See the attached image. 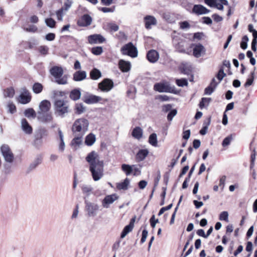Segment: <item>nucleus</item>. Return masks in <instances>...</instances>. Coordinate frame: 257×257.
I'll return each mask as SVG.
<instances>
[{
	"label": "nucleus",
	"instance_id": "1",
	"mask_svg": "<svg viewBox=\"0 0 257 257\" xmlns=\"http://www.w3.org/2000/svg\"><path fill=\"white\" fill-rule=\"evenodd\" d=\"M54 109L55 114L62 118L70 112L68 102L63 99H56L54 100Z\"/></svg>",
	"mask_w": 257,
	"mask_h": 257
},
{
	"label": "nucleus",
	"instance_id": "2",
	"mask_svg": "<svg viewBox=\"0 0 257 257\" xmlns=\"http://www.w3.org/2000/svg\"><path fill=\"white\" fill-rule=\"evenodd\" d=\"M89 126L88 120L84 118H80L75 120L72 126V132L73 135H77V133L79 135L83 134V136L88 131Z\"/></svg>",
	"mask_w": 257,
	"mask_h": 257
},
{
	"label": "nucleus",
	"instance_id": "3",
	"mask_svg": "<svg viewBox=\"0 0 257 257\" xmlns=\"http://www.w3.org/2000/svg\"><path fill=\"white\" fill-rule=\"evenodd\" d=\"M50 74L55 78V82L58 84L64 85L67 84V76H63L64 71L61 66H54L50 70Z\"/></svg>",
	"mask_w": 257,
	"mask_h": 257
},
{
	"label": "nucleus",
	"instance_id": "4",
	"mask_svg": "<svg viewBox=\"0 0 257 257\" xmlns=\"http://www.w3.org/2000/svg\"><path fill=\"white\" fill-rule=\"evenodd\" d=\"M48 132L45 127H39L36 130L33 145L37 149H40L43 144V139L47 137Z\"/></svg>",
	"mask_w": 257,
	"mask_h": 257
},
{
	"label": "nucleus",
	"instance_id": "5",
	"mask_svg": "<svg viewBox=\"0 0 257 257\" xmlns=\"http://www.w3.org/2000/svg\"><path fill=\"white\" fill-rule=\"evenodd\" d=\"M98 163L99 164L96 165L91 164V166H89V171L95 181L99 180L103 176V161H98Z\"/></svg>",
	"mask_w": 257,
	"mask_h": 257
},
{
	"label": "nucleus",
	"instance_id": "6",
	"mask_svg": "<svg viewBox=\"0 0 257 257\" xmlns=\"http://www.w3.org/2000/svg\"><path fill=\"white\" fill-rule=\"evenodd\" d=\"M120 51L123 55L129 56L132 58L137 57L138 54L137 48L132 42H129L123 46Z\"/></svg>",
	"mask_w": 257,
	"mask_h": 257
},
{
	"label": "nucleus",
	"instance_id": "7",
	"mask_svg": "<svg viewBox=\"0 0 257 257\" xmlns=\"http://www.w3.org/2000/svg\"><path fill=\"white\" fill-rule=\"evenodd\" d=\"M1 152L6 162L12 163L14 162V155L8 145L4 144L1 146Z\"/></svg>",
	"mask_w": 257,
	"mask_h": 257
},
{
	"label": "nucleus",
	"instance_id": "8",
	"mask_svg": "<svg viewBox=\"0 0 257 257\" xmlns=\"http://www.w3.org/2000/svg\"><path fill=\"white\" fill-rule=\"evenodd\" d=\"M102 99V97L88 92L86 93L82 97V100L87 104H95Z\"/></svg>",
	"mask_w": 257,
	"mask_h": 257
},
{
	"label": "nucleus",
	"instance_id": "9",
	"mask_svg": "<svg viewBox=\"0 0 257 257\" xmlns=\"http://www.w3.org/2000/svg\"><path fill=\"white\" fill-rule=\"evenodd\" d=\"M113 86V82L111 79L105 78L98 84V88L102 92H108Z\"/></svg>",
	"mask_w": 257,
	"mask_h": 257
},
{
	"label": "nucleus",
	"instance_id": "10",
	"mask_svg": "<svg viewBox=\"0 0 257 257\" xmlns=\"http://www.w3.org/2000/svg\"><path fill=\"white\" fill-rule=\"evenodd\" d=\"M191 47L193 48V55L196 58H199L202 54H205L206 49L200 43L192 44Z\"/></svg>",
	"mask_w": 257,
	"mask_h": 257
},
{
	"label": "nucleus",
	"instance_id": "11",
	"mask_svg": "<svg viewBox=\"0 0 257 257\" xmlns=\"http://www.w3.org/2000/svg\"><path fill=\"white\" fill-rule=\"evenodd\" d=\"M86 204V210L88 212L89 216H95L97 214V211L99 209V206L95 203L85 201Z\"/></svg>",
	"mask_w": 257,
	"mask_h": 257
},
{
	"label": "nucleus",
	"instance_id": "12",
	"mask_svg": "<svg viewBox=\"0 0 257 257\" xmlns=\"http://www.w3.org/2000/svg\"><path fill=\"white\" fill-rule=\"evenodd\" d=\"M37 119L42 123H49L52 121L53 117L51 112H38Z\"/></svg>",
	"mask_w": 257,
	"mask_h": 257
},
{
	"label": "nucleus",
	"instance_id": "13",
	"mask_svg": "<svg viewBox=\"0 0 257 257\" xmlns=\"http://www.w3.org/2000/svg\"><path fill=\"white\" fill-rule=\"evenodd\" d=\"M192 13L197 15L207 14L210 12V10L207 9L202 5H194L192 10Z\"/></svg>",
	"mask_w": 257,
	"mask_h": 257
},
{
	"label": "nucleus",
	"instance_id": "14",
	"mask_svg": "<svg viewBox=\"0 0 257 257\" xmlns=\"http://www.w3.org/2000/svg\"><path fill=\"white\" fill-rule=\"evenodd\" d=\"M88 41L91 44H101L105 41V39L101 34H93L88 37Z\"/></svg>",
	"mask_w": 257,
	"mask_h": 257
},
{
	"label": "nucleus",
	"instance_id": "15",
	"mask_svg": "<svg viewBox=\"0 0 257 257\" xmlns=\"http://www.w3.org/2000/svg\"><path fill=\"white\" fill-rule=\"evenodd\" d=\"M19 97L20 102L22 104H27L31 101L32 97L29 91L26 88H23V92L20 94Z\"/></svg>",
	"mask_w": 257,
	"mask_h": 257
},
{
	"label": "nucleus",
	"instance_id": "16",
	"mask_svg": "<svg viewBox=\"0 0 257 257\" xmlns=\"http://www.w3.org/2000/svg\"><path fill=\"white\" fill-rule=\"evenodd\" d=\"M92 18L88 14H84L77 21V24L80 27H87L91 25Z\"/></svg>",
	"mask_w": 257,
	"mask_h": 257
},
{
	"label": "nucleus",
	"instance_id": "17",
	"mask_svg": "<svg viewBox=\"0 0 257 257\" xmlns=\"http://www.w3.org/2000/svg\"><path fill=\"white\" fill-rule=\"evenodd\" d=\"M118 196L116 194H112L106 196L102 200V206L104 208H108V205L112 204L115 200H117Z\"/></svg>",
	"mask_w": 257,
	"mask_h": 257
},
{
	"label": "nucleus",
	"instance_id": "18",
	"mask_svg": "<svg viewBox=\"0 0 257 257\" xmlns=\"http://www.w3.org/2000/svg\"><path fill=\"white\" fill-rule=\"evenodd\" d=\"M219 84V82H216L215 78H213L209 85L205 88L204 94L206 95H211L215 90Z\"/></svg>",
	"mask_w": 257,
	"mask_h": 257
},
{
	"label": "nucleus",
	"instance_id": "19",
	"mask_svg": "<svg viewBox=\"0 0 257 257\" xmlns=\"http://www.w3.org/2000/svg\"><path fill=\"white\" fill-rule=\"evenodd\" d=\"M159 58L158 52L155 50H151L149 51L147 54V58L151 63L156 62Z\"/></svg>",
	"mask_w": 257,
	"mask_h": 257
},
{
	"label": "nucleus",
	"instance_id": "20",
	"mask_svg": "<svg viewBox=\"0 0 257 257\" xmlns=\"http://www.w3.org/2000/svg\"><path fill=\"white\" fill-rule=\"evenodd\" d=\"M97 155L94 151H91L89 153L86 157V161L89 163V166H91V164L96 165L99 164L98 161H96V158Z\"/></svg>",
	"mask_w": 257,
	"mask_h": 257
},
{
	"label": "nucleus",
	"instance_id": "21",
	"mask_svg": "<svg viewBox=\"0 0 257 257\" xmlns=\"http://www.w3.org/2000/svg\"><path fill=\"white\" fill-rule=\"evenodd\" d=\"M42 162V156L41 155H38L34 161L30 164L27 173H29L34 170Z\"/></svg>",
	"mask_w": 257,
	"mask_h": 257
},
{
	"label": "nucleus",
	"instance_id": "22",
	"mask_svg": "<svg viewBox=\"0 0 257 257\" xmlns=\"http://www.w3.org/2000/svg\"><path fill=\"white\" fill-rule=\"evenodd\" d=\"M86 71H77L73 75V80L75 81H81L86 79Z\"/></svg>",
	"mask_w": 257,
	"mask_h": 257
},
{
	"label": "nucleus",
	"instance_id": "23",
	"mask_svg": "<svg viewBox=\"0 0 257 257\" xmlns=\"http://www.w3.org/2000/svg\"><path fill=\"white\" fill-rule=\"evenodd\" d=\"M51 106L50 101L48 100H43L39 104L40 111L38 112H48Z\"/></svg>",
	"mask_w": 257,
	"mask_h": 257
},
{
	"label": "nucleus",
	"instance_id": "24",
	"mask_svg": "<svg viewBox=\"0 0 257 257\" xmlns=\"http://www.w3.org/2000/svg\"><path fill=\"white\" fill-rule=\"evenodd\" d=\"M21 126L23 131L27 134H31L33 132L32 127L30 125L26 118L21 120Z\"/></svg>",
	"mask_w": 257,
	"mask_h": 257
},
{
	"label": "nucleus",
	"instance_id": "25",
	"mask_svg": "<svg viewBox=\"0 0 257 257\" xmlns=\"http://www.w3.org/2000/svg\"><path fill=\"white\" fill-rule=\"evenodd\" d=\"M145 27L149 29L151 28V25H155L157 24V20L155 18L152 16H146L145 18Z\"/></svg>",
	"mask_w": 257,
	"mask_h": 257
},
{
	"label": "nucleus",
	"instance_id": "26",
	"mask_svg": "<svg viewBox=\"0 0 257 257\" xmlns=\"http://www.w3.org/2000/svg\"><path fill=\"white\" fill-rule=\"evenodd\" d=\"M119 68L120 70L123 72H128L131 69V63L128 61H126L122 59L119 61L118 62Z\"/></svg>",
	"mask_w": 257,
	"mask_h": 257
},
{
	"label": "nucleus",
	"instance_id": "27",
	"mask_svg": "<svg viewBox=\"0 0 257 257\" xmlns=\"http://www.w3.org/2000/svg\"><path fill=\"white\" fill-rule=\"evenodd\" d=\"M83 136V134H77L76 137L71 141L70 145L71 146L74 147L75 150L78 149L79 146L82 144V138Z\"/></svg>",
	"mask_w": 257,
	"mask_h": 257
},
{
	"label": "nucleus",
	"instance_id": "28",
	"mask_svg": "<svg viewBox=\"0 0 257 257\" xmlns=\"http://www.w3.org/2000/svg\"><path fill=\"white\" fill-rule=\"evenodd\" d=\"M81 93L80 88H75L72 89L69 93L70 98L73 100L76 101L81 97Z\"/></svg>",
	"mask_w": 257,
	"mask_h": 257
},
{
	"label": "nucleus",
	"instance_id": "29",
	"mask_svg": "<svg viewBox=\"0 0 257 257\" xmlns=\"http://www.w3.org/2000/svg\"><path fill=\"white\" fill-rule=\"evenodd\" d=\"M148 154L149 151L147 149H141L136 155V159L138 162L142 161L145 160Z\"/></svg>",
	"mask_w": 257,
	"mask_h": 257
},
{
	"label": "nucleus",
	"instance_id": "30",
	"mask_svg": "<svg viewBox=\"0 0 257 257\" xmlns=\"http://www.w3.org/2000/svg\"><path fill=\"white\" fill-rule=\"evenodd\" d=\"M168 85L163 83H156L154 85V89L159 92H167Z\"/></svg>",
	"mask_w": 257,
	"mask_h": 257
},
{
	"label": "nucleus",
	"instance_id": "31",
	"mask_svg": "<svg viewBox=\"0 0 257 257\" xmlns=\"http://www.w3.org/2000/svg\"><path fill=\"white\" fill-rule=\"evenodd\" d=\"M90 77L92 80H97L101 77V73L97 68H93L89 73Z\"/></svg>",
	"mask_w": 257,
	"mask_h": 257
},
{
	"label": "nucleus",
	"instance_id": "32",
	"mask_svg": "<svg viewBox=\"0 0 257 257\" xmlns=\"http://www.w3.org/2000/svg\"><path fill=\"white\" fill-rule=\"evenodd\" d=\"M96 141L95 135L90 133L85 137V144L88 146H92Z\"/></svg>",
	"mask_w": 257,
	"mask_h": 257
},
{
	"label": "nucleus",
	"instance_id": "33",
	"mask_svg": "<svg viewBox=\"0 0 257 257\" xmlns=\"http://www.w3.org/2000/svg\"><path fill=\"white\" fill-rule=\"evenodd\" d=\"M132 135L134 138L139 140L143 136V130L140 126H136L133 129Z\"/></svg>",
	"mask_w": 257,
	"mask_h": 257
},
{
	"label": "nucleus",
	"instance_id": "34",
	"mask_svg": "<svg viewBox=\"0 0 257 257\" xmlns=\"http://www.w3.org/2000/svg\"><path fill=\"white\" fill-rule=\"evenodd\" d=\"M135 165H130L128 164H123L121 165V168L123 172H124L126 176L130 175L133 171V167Z\"/></svg>",
	"mask_w": 257,
	"mask_h": 257
},
{
	"label": "nucleus",
	"instance_id": "35",
	"mask_svg": "<svg viewBox=\"0 0 257 257\" xmlns=\"http://www.w3.org/2000/svg\"><path fill=\"white\" fill-rule=\"evenodd\" d=\"M130 184V180L126 178L123 182L117 183L116 185V188L118 190H126L128 189V186Z\"/></svg>",
	"mask_w": 257,
	"mask_h": 257
},
{
	"label": "nucleus",
	"instance_id": "36",
	"mask_svg": "<svg viewBox=\"0 0 257 257\" xmlns=\"http://www.w3.org/2000/svg\"><path fill=\"white\" fill-rule=\"evenodd\" d=\"M67 93L65 91L54 90L51 92V98L55 100L56 99H58V97H63Z\"/></svg>",
	"mask_w": 257,
	"mask_h": 257
},
{
	"label": "nucleus",
	"instance_id": "37",
	"mask_svg": "<svg viewBox=\"0 0 257 257\" xmlns=\"http://www.w3.org/2000/svg\"><path fill=\"white\" fill-rule=\"evenodd\" d=\"M74 109L77 114H81L85 111V107L82 103H76Z\"/></svg>",
	"mask_w": 257,
	"mask_h": 257
},
{
	"label": "nucleus",
	"instance_id": "38",
	"mask_svg": "<svg viewBox=\"0 0 257 257\" xmlns=\"http://www.w3.org/2000/svg\"><path fill=\"white\" fill-rule=\"evenodd\" d=\"M81 188L82 193L84 194H86L87 196H89L91 194L93 189V188L90 185H82L81 186Z\"/></svg>",
	"mask_w": 257,
	"mask_h": 257
},
{
	"label": "nucleus",
	"instance_id": "39",
	"mask_svg": "<svg viewBox=\"0 0 257 257\" xmlns=\"http://www.w3.org/2000/svg\"><path fill=\"white\" fill-rule=\"evenodd\" d=\"M24 115L28 118H35L36 117V113L32 108H29L25 109L24 111Z\"/></svg>",
	"mask_w": 257,
	"mask_h": 257
},
{
	"label": "nucleus",
	"instance_id": "40",
	"mask_svg": "<svg viewBox=\"0 0 257 257\" xmlns=\"http://www.w3.org/2000/svg\"><path fill=\"white\" fill-rule=\"evenodd\" d=\"M43 86L42 84L39 82L35 83L33 85V91L36 94L41 93L43 90Z\"/></svg>",
	"mask_w": 257,
	"mask_h": 257
},
{
	"label": "nucleus",
	"instance_id": "41",
	"mask_svg": "<svg viewBox=\"0 0 257 257\" xmlns=\"http://www.w3.org/2000/svg\"><path fill=\"white\" fill-rule=\"evenodd\" d=\"M149 143L153 146L156 147L157 146V136L156 133H152L150 135Z\"/></svg>",
	"mask_w": 257,
	"mask_h": 257
},
{
	"label": "nucleus",
	"instance_id": "42",
	"mask_svg": "<svg viewBox=\"0 0 257 257\" xmlns=\"http://www.w3.org/2000/svg\"><path fill=\"white\" fill-rule=\"evenodd\" d=\"M134 227L132 226L131 225L128 224L126 225L123 229L121 234H120V238H124L130 232H131Z\"/></svg>",
	"mask_w": 257,
	"mask_h": 257
},
{
	"label": "nucleus",
	"instance_id": "43",
	"mask_svg": "<svg viewBox=\"0 0 257 257\" xmlns=\"http://www.w3.org/2000/svg\"><path fill=\"white\" fill-rule=\"evenodd\" d=\"M58 135H59V138L60 140V143L59 145V150L63 152L65 149V143H64V140H63V133H62L61 130L60 128L58 129Z\"/></svg>",
	"mask_w": 257,
	"mask_h": 257
},
{
	"label": "nucleus",
	"instance_id": "44",
	"mask_svg": "<svg viewBox=\"0 0 257 257\" xmlns=\"http://www.w3.org/2000/svg\"><path fill=\"white\" fill-rule=\"evenodd\" d=\"M215 76L219 80L218 82L219 83L222 80L223 78L226 76V73L224 72V69L222 67L219 69Z\"/></svg>",
	"mask_w": 257,
	"mask_h": 257
},
{
	"label": "nucleus",
	"instance_id": "45",
	"mask_svg": "<svg viewBox=\"0 0 257 257\" xmlns=\"http://www.w3.org/2000/svg\"><path fill=\"white\" fill-rule=\"evenodd\" d=\"M211 100V98L202 97L199 104V107L201 109L203 108L206 103H207V105H208Z\"/></svg>",
	"mask_w": 257,
	"mask_h": 257
},
{
	"label": "nucleus",
	"instance_id": "46",
	"mask_svg": "<svg viewBox=\"0 0 257 257\" xmlns=\"http://www.w3.org/2000/svg\"><path fill=\"white\" fill-rule=\"evenodd\" d=\"M249 39L247 35H244L242 37L241 41L240 42V47L243 50H245L247 48V43Z\"/></svg>",
	"mask_w": 257,
	"mask_h": 257
},
{
	"label": "nucleus",
	"instance_id": "47",
	"mask_svg": "<svg viewBox=\"0 0 257 257\" xmlns=\"http://www.w3.org/2000/svg\"><path fill=\"white\" fill-rule=\"evenodd\" d=\"M176 84L179 87H184L188 86V82L187 79L181 78L176 79Z\"/></svg>",
	"mask_w": 257,
	"mask_h": 257
},
{
	"label": "nucleus",
	"instance_id": "48",
	"mask_svg": "<svg viewBox=\"0 0 257 257\" xmlns=\"http://www.w3.org/2000/svg\"><path fill=\"white\" fill-rule=\"evenodd\" d=\"M14 94H15V90L13 87H10L7 88L5 90V93L4 94V95L5 97L12 98V97H13Z\"/></svg>",
	"mask_w": 257,
	"mask_h": 257
},
{
	"label": "nucleus",
	"instance_id": "49",
	"mask_svg": "<svg viewBox=\"0 0 257 257\" xmlns=\"http://www.w3.org/2000/svg\"><path fill=\"white\" fill-rule=\"evenodd\" d=\"M175 48L176 50L181 53H186V50L184 48L183 43L181 42H178L177 44H175Z\"/></svg>",
	"mask_w": 257,
	"mask_h": 257
},
{
	"label": "nucleus",
	"instance_id": "50",
	"mask_svg": "<svg viewBox=\"0 0 257 257\" xmlns=\"http://www.w3.org/2000/svg\"><path fill=\"white\" fill-rule=\"evenodd\" d=\"M254 71L250 73V77L247 79L245 83L244 84L245 87H248L251 85L254 81Z\"/></svg>",
	"mask_w": 257,
	"mask_h": 257
},
{
	"label": "nucleus",
	"instance_id": "51",
	"mask_svg": "<svg viewBox=\"0 0 257 257\" xmlns=\"http://www.w3.org/2000/svg\"><path fill=\"white\" fill-rule=\"evenodd\" d=\"M232 140H233L232 135L231 134V135L228 136L227 137H226V138H225L223 139V140L222 142V146L223 147L228 146L230 144V142H231V141Z\"/></svg>",
	"mask_w": 257,
	"mask_h": 257
},
{
	"label": "nucleus",
	"instance_id": "52",
	"mask_svg": "<svg viewBox=\"0 0 257 257\" xmlns=\"http://www.w3.org/2000/svg\"><path fill=\"white\" fill-rule=\"evenodd\" d=\"M45 23L48 27L51 28H54L56 25L55 21L51 18L46 19Z\"/></svg>",
	"mask_w": 257,
	"mask_h": 257
},
{
	"label": "nucleus",
	"instance_id": "53",
	"mask_svg": "<svg viewBox=\"0 0 257 257\" xmlns=\"http://www.w3.org/2000/svg\"><path fill=\"white\" fill-rule=\"evenodd\" d=\"M103 52L102 47L101 46L94 47L92 48L91 52L95 55H99Z\"/></svg>",
	"mask_w": 257,
	"mask_h": 257
},
{
	"label": "nucleus",
	"instance_id": "54",
	"mask_svg": "<svg viewBox=\"0 0 257 257\" xmlns=\"http://www.w3.org/2000/svg\"><path fill=\"white\" fill-rule=\"evenodd\" d=\"M180 28L182 30L189 29L191 26L189 22L187 21L180 22L179 23Z\"/></svg>",
	"mask_w": 257,
	"mask_h": 257
},
{
	"label": "nucleus",
	"instance_id": "55",
	"mask_svg": "<svg viewBox=\"0 0 257 257\" xmlns=\"http://www.w3.org/2000/svg\"><path fill=\"white\" fill-rule=\"evenodd\" d=\"M107 26L111 32H116L119 29L118 26L113 23H109Z\"/></svg>",
	"mask_w": 257,
	"mask_h": 257
},
{
	"label": "nucleus",
	"instance_id": "56",
	"mask_svg": "<svg viewBox=\"0 0 257 257\" xmlns=\"http://www.w3.org/2000/svg\"><path fill=\"white\" fill-rule=\"evenodd\" d=\"M177 113V110L176 109H172L167 115V119L169 121H171Z\"/></svg>",
	"mask_w": 257,
	"mask_h": 257
},
{
	"label": "nucleus",
	"instance_id": "57",
	"mask_svg": "<svg viewBox=\"0 0 257 257\" xmlns=\"http://www.w3.org/2000/svg\"><path fill=\"white\" fill-rule=\"evenodd\" d=\"M228 213L227 211H222L219 215V219L220 220H224L228 221Z\"/></svg>",
	"mask_w": 257,
	"mask_h": 257
},
{
	"label": "nucleus",
	"instance_id": "58",
	"mask_svg": "<svg viewBox=\"0 0 257 257\" xmlns=\"http://www.w3.org/2000/svg\"><path fill=\"white\" fill-rule=\"evenodd\" d=\"M72 4V1L71 0H66L64 4V6L61 9H63V10L66 11H68L71 7Z\"/></svg>",
	"mask_w": 257,
	"mask_h": 257
},
{
	"label": "nucleus",
	"instance_id": "59",
	"mask_svg": "<svg viewBox=\"0 0 257 257\" xmlns=\"http://www.w3.org/2000/svg\"><path fill=\"white\" fill-rule=\"evenodd\" d=\"M115 6H113L111 8H106V7H102L99 8V10L102 11V12L106 13H112L115 11Z\"/></svg>",
	"mask_w": 257,
	"mask_h": 257
},
{
	"label": "nucleus",
	"instance_id": "60",
	"mask_svg": "<svg viewBox=\"0 0 257 257\" xmlns=\"http://www.w3.org/2000/svg\"><path fill=\"white\" fill-rule=\"evenodd\" d=\"M173 206V203H171L169 205L161 208L158 214V216H161L165 211L170 210Z\"/></svg>",
	"mask_w": 257,
	"mask_h": 257
},
{
	"label": "nucleus",
	"instance_id": "61",
	"mask_svg": "<svg viewBox=\"0 0 257 257\" xmlns=\"http://www.w3.org/2000/svg\"><path fill=\"white\" fill-rule=\"evenodd\" d=\"M9 108V112L12 114L14 113L16 111V106L13 102L9 103L8 105Z\"/></svg>",
	"mask_w": 257,
	"mask_h": 257
},
{
	"label": "nucleus",
	"instance_id": "62",
	"mask_svg": "<svg viewBox=\"0 0 257 257\" xmlns=\"http://www.w3.org/2000/svg\"><path fill=\"white\" fill-rule=\"evenodd\" d=\"M181 72L182 73H183L184 74L188 75L190 74V73L191 72V70L189 67H188L186 66H183L181 68Z\"/></svg>",
	"mask_w": 257,
	"mask_h": 257
},
{
	"label": "nucleus",
	"instance_id": "63",
	"mask_svg": "<svg viewBox=\"0 0 257 257\" xmlns=\"http://www.w3.org/2000/svg\"><path fill=\"white\" fill-rule=\"evenodd\" d=\"M202 22L203 24L210 25L212 24V19L209 17H203L202 18Z\"/></svg>",
	"mask_w": 257,
	"mask_h": 257
},
{
	"label": "nucleus",
	"instance_id": "64",
	"mask_svg": "<svg viewBox=\"0 0 257 257\" xmlns=\"http://www.w3.org/2000/svg\"><path fill=\"white\" fill-rule=\"evenodd\" d=\"M156 99L161 101H167L170 100L169 97L166 95H158L156 97Z\"/></svg>",
	"mask_w": 257,
	"mask_h": 257
}]
</instances>
